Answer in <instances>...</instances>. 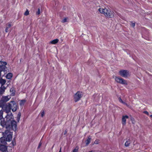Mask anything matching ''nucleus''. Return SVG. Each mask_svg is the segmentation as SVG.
<instances>
[{"instance_id":"1","label":"nucleus","mask_w":152,"mask_h":152,"mask_svg":"<svg viewBox=\"0 0 152 152\" xmlns=\"http://www.w3.org/2000/svg\"><path fill=\"white\" fill-rule=\"evenodd\" d=\"M1 125L7 129H12L15 131L17 129L16 122L13 120L12 113H10L6 115L5 118L2 120L0 122Z\"/></svg>"},{"instance_id":"2","label":"nucleus","mask_w":152,"mask_h":152,"mask_svg":"<svg viewBox=\"0 0 152 152\" xmlns=\"http://www.w3.org/2000/svg\"><path fill=\"white\" fill-rule=\"evenodd\" d=\"M100 13L104 14L106 17L109 18H112L115 15V13L113 11H111L110 10L106 8H100L98 10Z\"/></svg>"},{"instance_id":"3","label":"nucleus","mask_w":152,"mask_h":152,"mask_svg":"<svg viewBox=\"0 0 152 152\" xmlns=\"http://www.w3.org/2000/svg\"><path fill=\"white\" fill-rule=\"evenodd\" d=\"M12 133L9 131H6L4 132L3 133V137L2 139H4L7 141H10L12 138Z\"/></svg>"},{"instance_id":"4","label":"nucleus","mask_w":152,"mask_h":152,"mask_svg":"<svg viewBox=\"0 0 152 152\" xmlns=\"http://www.w3.org/2000/svg\"><path fill=\"white\" fill-rule=\"evenodd\" d=\"M113 77L115 79V81L118 83L123 85H127L126 81L121 77L115 76H113Z\"/></svg>"},{"instance_id":"5","label":"nucleus","mask_w":152,"mask_h":152,"mask_svg":"<svg viewBox=\"0 0 152 152\" xmlns=\"http://www.w3.org/2000/svg\"><path fill=\"white\" fill-rule=\"evenodd\" d=\"M10 96H3L0 100V107H2L3 109H4V107H3L4 103L8 101L10 99Z\"/></svg>"},{"instance_id":"6","label":"nucleus","mask_w":152,"mask_h":152,"mask_svg":"<svg viewBox=\"0 0 152 152\" xmlns=\"http://www.w3.org/2000/svg\"><path fill=\"white\" fill-rule=\"evenodd\" d=\"M119 73L121 76L125 78H126L130 75V73L129 71L126 70H121L119 71Z\"/></svg>"},{"instance_id":"7","label":"nucleus","mask_w":152,"mask_h":152,"mask_svg":"<svg viewBox=\"0 0 152 152\" xmlns=\"http://www.w3.org/2000/svg\"><path fill=\"white\" fill-rule=\"evenodd\" d=\"M9 103V105L10 106L11 109L13 112H15L17 109V105L15 102L12 101L10 102Z\"/></svg>"},{"instance_id":"8","label":"nucleus","mask_w":152,"mask_h":152,"mask_svg":"<svg viewBox=\"0 0 152 152\" xmlns=\"http://www.w3.org/2000/svg\"><path fill=\"white\" fill-rule=\"evenodd\" d=\"M82 96V93L80 91L77 92L74 96V100L75 102H77L79 100Z\"/></svg>"},{"instance_id":"9","label":"nucleus","mask_w":152,"mask_h":152,"mask_svg":"<svg viewBox=\"0 0 152 152\" xmlns=\"http://www.w3.org/2000/svg\"><path fill=\"white\" fill-rule=\"evenodd\" d=\"M3 107H4V109H3L6 112L7 114H9L10 113H11L10 112L11 108H10V106L9 105V103H7L5 105L3 104Z\"/></svg>"},{"instance_id":"10","label":"nucleus","mask_w":152,"mask_h":152,"mask_svg":"<svg viewBox=\"0 0 152 152\" xmlns=\"http://www.w3.org/2000/svg\"><path fill=\"white\" fill-rule=\"evenodd\" d=\"M128 118V116L126 115H123L122 116L121 123L123 126L125 125L126 119Z\"/></svg>"},{"instance_id":"11","label":"nucleus","mask_w":152,"mask_h":152,"mask_svg":"<svg viewBox=\"0 0 152 152\" xmlns=\"http://www.w3.org/2000/svg\"><path fill=\"white\" fill-rule=\"evenodd\" d=\"M119 101L120 102L122 103L124 105L126 106L127 107L129 108L130 107V106L129 104L126 103V102L123 101L120 98H119Z\"/></svg>"},{"instance_id":"12","label":"nucleus","mask_w":152,"mask_h":152,"mask_svg":"<svg viewBox=\"0 0 152 152\" xmlns=\"http://www.w3.org/2000/svg\"><path fill=\"white\" fill-rule=\"evenodd\" d=\"M119 101L120 102L122 103L124 105L126 106L127 107L129 108L130 107V106L129 104L126 103V102L123 101L120 98H119Z\"/></svg>"},{"instance_id":"13","label":"nucleus","mask_w":152,"mask_h":152,"mask_svg":"<svg viewBox=\"0 0 152 152\" xmlns=\"http://www.w3.org/2000/svg\"><path fill=\"white\" fill-rule=\"evenodd\" d=\"M7 148L4 145H0V150L2 151H5L7 150Z\"/></svg>"},{"instance_id":"14","label":"nucleus","mask_w":152,"mask_h":152,"mask_svg":"<svg viewBox=\"0 0 152 152\" xmlns=\"http://www.w3.org/2000/svg\"><path fill=\"white\" fill-rule=\"evenodd\" d=\"M6 89V87H5L4 85H1V86L0 88V94H2Z\"/></svg>"},{"instance_id":"15","label":"nucleus","mask_w":152,"mask_h":152,"mask_svg":"<svg viewBox=\"0 0 152 152\" xmlns=\"http://www.w3.org/2000/svg\"><path fill=\"white\" fill-rule=\"evenodd\" d=\"M11 26V23H8L6 24V27L5 30V31L6 32L8 31V29L10 28Z\"/></svg>"},{"instance_id":"16","label":"nucleus","mask_w":152,"mask_h":152,"mask_svg":"<svg viewBox=\"0 0 152 152\" xmlns=\"http://www.w3.org/2000/svg\"><path fill=\"white\" fill-rule=\"evenodd\" d=\"M10 91L11 93V95L12 96H14L15 91L14 90L13 88H11Z\"/></svg>"},{"instance_id":"17","label":"nucleus","mask_w":152,"mask_h":152,"mask_svg":"<svg viewBox=\"0 0 152 152\" xmlns=\"http://www.w3.org/2000/svg\"><path fill=\"white\" fill-rule=\"evenodd\" d=\"M6 81L5 80L2 79H0V84L1 85H4L6 83Z\"/></svg>"},{"instance_id":"18","label":"nucleus","mask_w":152,"mask_h":152,"mask_svg":"<svg viewBox=\"0 0 152 152\" xmlns=\"http://www.w3.org/2000/svg\"><path fill=\"white\" fill-rule=\"evenodd\" d=\"M58 41V39H56L53 40L50 42V43L53 44H55L57 43Z\"/></svg>"},{"instance_id":"19","label":"nucleus","mask_w":152,"mask_h":152,"mask_svg":"<svg viewBox=\"0 0 152 152\" xmlns=\"http://www.w3.org/2000/svg\"><path fill=\"white\" fill-rule=\"evenodd\" d=\"M12 76V74L11 73H9L6 75V78L8 79H10Z\"/></svg>"},{"instance_id":"20","label":"nucleus","mask_w":152,"mask_h":152,"mask_svg":"<svg viewBox=\"0 0 152 152\" xmlns=\"http://www.w3.org/2000/svg\"><path fill=\"white\" fill-rule=\"evenodd\" d=\"M69 20L67 18H65L61 20V22L64 23L65 22H69Z\"/></svg>"},{"instance_id":"21","label":"nucleus","mask_w":152,"mask_h":152,"mask_svg":"<svg viewBox=\"0 0 152 152\" xmlns=\"http://www.w3.org/2000/svg\"><path fill=\"white\" fill-rule=\"evenodd\" d=\"M91 138L90 136H89L87 140L86 141V145H88L91 141Z\"/></svg>"},{"instance_id":"22","label":"nucleus","mask_w":152,"mask_h":152,"mask_svg":"<svg viewBox=\"0 0 152 152\" xmlns=\"http://www.w3.org/2000/svg\"><path fill=\"white\" fill-rule=\"evenodd\" d=\"M1 65L2 66H5L7 64V63L5 62L2 61H0V65Z\"/></svg>"},{"instance_id":"23","label":"nucleus","mask_w":152,"mask_h":152,"mask_svg":"<svg viewBox=\"0 0 152 152\" xmlns=\"http://www.w3.org/2000/svg\"><path fill=\"white\" fill-rule=\"evenodd\" d=\"M130 140H128L125 143V146H128L130 143Z\"/></svg>"},{"instance_id":"24","label":"nucleus","mask_w":152,"mask_h":152,"mask_svg":"<svg viewBox=\"0 0 152 152\" xmlns=\"http://www.w3.org/2000/svg\"><path fill=\"white\" fill-rule=\"evenodd\" d=\"M25 102V100H21L20 101V104L21 106H23V105L24 104V103Z\"/></svg>"},{"instance_id":"25","label":"nucleus","mask_w":152,"mask_h":152,"mask_svg":"<svg viewBox=\"0 0 152 152\" xmlns=\"http://www.w3.org/2000/svg\"><path fill=\"white\" fill-rule=\"evenodd\" d=\"M3 111L2 110H0V119H1L3 117Z\"/></svg>"},{"instance_id":"26","label":"nucleus","mask_w":152,"mask_h":152,"mask_svg":"<svg viewBox=\"0 0 152 152\" xmlns=\"http://www.w3.org/2000/svg\"><path fill=\"white\" fill-rule=\"evenodd\" d=\"M41 116L43 117L45 115V112L44 110H42L41 112Z\"/></svg>"},{"instance_id":"27","label":"nucleus","mask_w":152,"mask_h":152,"mask_svg":"<svg viewBox=\"0 0 152 152\" xmlns=\"http://www.w3.org/2000/svg\"><path fill=\"white\" fill-rule=\"evenodd\" d=\"M29 14V12L28 10H27L25 13H24V15H28Z\"/></svg>"},{"instance_id":"28","label":"nucleus","mask_w":152,"mask_h":152,"mask_svg":"<svg viewBox=\"0 0 152 152\" xmlns=\"http://www.w3.org/2000/svg\"><path fill=\"white\" fill-rule=\"evenodd\" d=\"M78 150V148L77 147L75 148L73 150V152H77Z\"/></svg>"},{"instance_id":"29","label":"nucleus","mask_w":152,"mask_h":152,"mask_svg":"<svg viewBox=\"0 0 152 152\" xmlns=\"http://www.w3.org/2000/svg\"><path fill=\"white\" fill-rule=\"evenodd\" d=\"M143 113H144V114L147 115H149V113H148V112L147 111H144L143 112Z\"/></svg>"},{"instance_id":"30","label":"nucleus","mask_w":152,"mask_h":152,"mask_svg":"<svg viewBox=\"0 0 152 152\" xmlns=\"http://www.w3.org/2000/svg\"><path fill=\"white\" fill-rule=\"evenodd\" d=\"M99 140H96L94 142V143L96 144H98L99 142Z\"/></svg>"},{"instance_id":"31","label":"nucleus","mask_w":152,"mask_h":152,"mask_svg":"<svg viewBox=\"0 0 152 152\" xmlns=\"http://www.w3.org/2000/svg\"><path fill=\"white\" fill-rule=\"evenodd\" d=\"M40 13V10L39 9L38 10V12H37V15H39Z\"/></svg>"},{"instance_id":"32","label":"nucleus","mask_w":152,"mask_h":152,"mask_svg":"<svg viewBox=\"0 0 152 152\" xmlns=\"http://www.w3.org/2000/svg\"><path fill=\"white\" fill-rule=\"evenodd\" d=\"M41 145V144L40 143L39 144V146H38V148H39L40 146Z\"/></svg>"},{"instance_id":"33","label":"nucleus","mask_w":152,"mask_h":152,"mask_svg":"<svg viewBox=\"0 0 152 152\" xmlns=\"http://www.w3.org/2000/svg\"><path fill=\"white\" fill-rule=\"evenodd\" d=\"M59 152H61V148L60 151Z\"/></svg>"},{"instance_id":"34","label":"nucleus","mask_w":152,"mask_h":152,"mask_svg":"<svg viewBox=\"0 0 152 152\" xmlns=\"http://www.w3.org/2000/svg\"><path fill=\"white\" fill-rule=\"evenodd\" d=\"M133 25H134V27L135 26V23H134Z\"/></svg>"},{"instance_id":"35","label":"nucleus","mask_w":152,"mask_h":152,"mask_svg":"<svg viewBox=\"0 0 152 152\" xmlns=\"http://www.w3.org/2000/svg\"><path fill=\"white\" fill-rule=\"evenodd\" d=\"M150 117H151V118H152V114L150 115Z\"/></svg>"},{"instance_id":"36","label":"nucleus","mask_w":152,"mask_h":152,"mask_svg":"<svg viewBox=\"0 0 152 152\" xmlns=\"http://www.w3.org/2000/svg\"><path fill=\"white\" fill-rule=\"evenodd\" d=\"M88 152H94L93 151H89Z\"/></svg>"}]
</instances>
